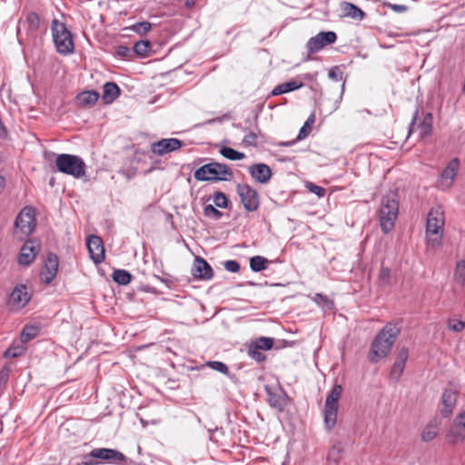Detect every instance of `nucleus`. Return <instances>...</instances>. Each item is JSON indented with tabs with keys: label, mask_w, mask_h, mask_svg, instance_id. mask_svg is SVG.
<instances>
[{
	"label": "nucleus",
	"mask_w": 465,
	"mask_h": 465,
	"mask_svg": "<svg viewBox=\"0 0 465 465\" xmlns=\"http://www.w3.org/2000/svg\"><path fill=\"white\" fill-rule=\"evenodd\" d=\"M343 391V388L340 384H336L331 390L326 397L324 404V426L327 430L334 428L337 422L339 400Z\"/></svg>",
	"instance_id": "obj_8"
},
{
	"label": "nucleus",
	"mask_w": 465,
	"mask_h": 465,
	"mask_svg": "<svg viewBox=\"0 0 465 465\" xmlns=\"http://www.w3.org/2000/svg\"><path fill=\"white\" fill-rule=\"evenodd\" d=\"M206 365L210 367L211 369L219 371L223 374H228L229 373V368L228 366L222 362L217 361H210L206 362Z\"/></svg>",
	"instance_id": "obj_45"
},
{
	"label": "nucleus",
	"mask_w": 465,
	"mask_h": 465,
	"mask_svg": "<svg viewBox=\"0 0 465 465\" xmlns=\"http://www.w3.org/2000/svg\"><path fill=\"white\" fill-rule=\"evenodd\" d=\"M31 296L27 292L25 285L20 284L15 287L8 298V306L10 309L18 311L24 308L30 301Z\"/></svg>",
	"instance_id": "obj_12"
},
{
	"label": "nucleus",
	"mask_w": 465,
	"mask_h": 465,
	"mask_svg": "<svg viewBox=\"0 0 465 465\" xmlns=\"http://www.w3.org/2000/svg\"><path fill=\"white\" fill-rule=\"evenodd\" d=\"M151 51V43L148 40H141L134 44V52L142 57L149 55Z\"/></svg>",
	"instance_id": "obj_33"
},
{
	"label": "nucleus",
	"mask_w": 465,
	"mask_h": 465,
	"mask_svg": "<svg viewBox=\"0 0 465 465\" xmlns=\"http://www.w3.org/2000/svg\"><path fill=\"white\" fill-rule=\"evenodd\" d=\"M236 192L243 208L247 212H255L260 207V198L257 191L247 183H238Z\"/></svg>",
	"instance_id": "obj_9"
},
{
	"label": "nucleus",
	"mask_w": 465,
	"mask_h": 465,
	"mask_svg": "<svg viewBox=\"0 0 465 465\" xmlns=\"http://www.w3.org/2000/svg\"><path fill=\"white\" fill-rule=\"evenodd\" d=\"M251 343L260 350L268 351L272 348L274 344V339L270 337H260Z\"/></svg>",
	"instance_id": "obj_36"
},
{
	"label": "nucleus",
	"mask_w": 465,
	"mask_h": 465,
	"mask_svg": "<svg viewBox=\"0 0 465 465\" xmlns=\"http://www.w3.org/2000/svg\"><path fill=\"white\" fill-rule=\"evenodd\" d=\"M260 351L261 350L259 348L250 343L248 347V355L257 362H262L265 361L266 357Z\"/></svg>",
	"instance_id": "obj_41"
},
{
	"label": "nucleus",
	"mask_w": 465,
	"mask_h": 465,
	"mask_svg": "<svg viewBox=\"0 0 465 465\" xmlns=\"http://www.w3.org/2000/svg\"><path fill=\"white\" fill-rule=\"evenodd\" d=\"M9 369L3 368L0 371V390L3 391L9 378Z\"/></svg>",
	"instance_id": "obj_51"
},
{
	"label": "nucleus",
	"mask_w": 465,
	"mask_h": 465,
	"mask_svg": "<svg viewBox=\"0 0 465 465\" xmlns=\"http://www.w3.org/2000/svg\"><path fill=\"white\" fill-rule=\"evenodd\" d=\"M438 435V427L435 424H428L422 430L421 439L424 441H430Z\"/></svg>",
	"instance_id": "obj_37"
},
{
	"label": "nucleus",
	"mask_w": 465,
	"mask_h": 465,
	"mask_svg": "<svg viewBox=\"0 0 465 465\" xmlns=\"http://www.w3.org/2000/svg\"><path fill=\"white\" fill-rule=\"evenodd\" d=\"M251 176L260 183H267L272 178V171L265 163H254L248 168Z\"/></svg>",
	"instance_id": "obj_19"
},
{
	"label": "nucleus",
	"mask_w": 465,
	"mask_h": 465,
	"mask_svg": "<svg viewBox=\"0 0 465 465\" xmlns=\"http://www.w3.org/2000/svg\"><path fill=\"white\" fill-rule=\"evenodd\" d=\"M58 256L53 252L47 254L40 276L44 283L49 284L56 276L58 271Z\"/></svg>",
	"instance_id": "obj_14"
},
{
	"label": "nucleus",
	"mask_w": 465,
	"mask_h": 465,
	"mask_svg": "<svg viewBox=\"0 0 465 465\" xmlns=\"http://www.w3.org/2000/svg\"><path fill=\"white\" fill-rule=\"evenodd\" d=\"M183 142L176 138H164L152 143V152L157 155H164L180 149Z\"/></svg>",
	"instance_id": "obj_17"
},
{
	"label": "nucleus",
	"mask_w": 465,
	"mask_h": 465,
	"mask_svg": "<svg viewBox=\"0 0 465 465\" xmlns=\"http://www.w3.org/2000/svg\"><path fill=\"white\" fill-rule=\"evenodd\" d=\"M25 23L27 24L28 30L31 32H35L40 24L39 16L36 13L31 12L27 15Z\"/></svg>",
	"instance_id": "obj_38"
},
{
	"label": "nucleus",
	"mask_w": 465,
	"mask_h": 465,
	"mask_svg": "<svg viewBox=\"0 0 465 465\" xmlns=\"http://www.w3.org/2000/svg\"><path fill=\"white\" fill-rule=\"evenodd\" d=\"M120 95V88L114 82H107L103 86V100L104 104H111Z\"/></svg>",
	"instance_id": "obj_24"
},
{
	"label": "nucleus",
	"mask_w": 465,
	"mask_h": 465,
	"mask_svg": "<svg viewBox=\"0 0 465 465\" xmlns=\"http://www.w3.org/2000/svg\"><path fill=\"white\" fill-rule=\"evenodd\" d=\"M5 187V179L4 176L0 175V193L3 192Z\"/></svg>",
	"instance_id": "obj_57"
},
{
	"label": "nucleus",
	"mask_w": 465,
	"mask_h": 465,
	"mask_svg": "<svg viewBox=\"0 0 465 465\" xmlns=\"http://www.w3.org/2000/svg\"><path fill=\"white\" fill-rule=\"evenodd\" d=\"M91 455L96 459L106 460L114 464H122L126 460V457L117 450L98 448L91 451Z\"/></svg>",
	"instance_id": "obj_16"
},
{
	"label": "nucleus",
	"mask_w": 465,
	"mask_h": 465,
	"mask_svg": "<svg viewBox=\"0 0 465 465\" xmlns=\"http://www.w3.org/2000/svg\"><path fill=\"white\" fill-rule=\"evenodd\" d=\"M204 216L218 221L222 218L223 213L215 208L213 204H207L203 208Z\"/></svg>",
	"instance_id": "obj_40"
},
{
	"label": "nucleus",
	"mask_w": 465,
	"mask_h": 465,
	"mask_svg": "<svg viewBox=\"0 0 465 465\" xmlns=\"http://www.w3.org/2000/svg\"><path fill=\"white\" fill-rule=\"evenodd\" d=\"M112 278L116 283L120 285H126L131 282L132 275L125 270L118 269L114 271Z\"/></svg>",
	"instance_id": "obj_32"
},
{
	"label": "nucleus",
	"mask_w": 465,
	"mask_h": 465,
	"mask_svg": "<svg viewBox=\"0 0 465 465\" xmlns=\"http://www.w3.org/2000/svg\"><path fill=\"white\" fill-rule=\"evenodd\" d=\"M224 268L230 272H237L240 271V263L235 260H229L224 262Z\"/></svg>",
	"instance_id": "obj_50"
},
{
	"label": "nucleus",
	"mask_w": 465,
	"mask_h": 465,
	"mask_svg": "<svg viewBox=\"0 0 465 465\" xmlns=\"http://www.w3.org/2000/svg\"><path fill=\"white\" fill-rule=\"evenodd\" d=\"M433 115L431 113H427L421 123L419 124L421 136H428L432 131Z\"/></svg>",
	"instance_id": "obj_29"
},
{
	"label": "nucleus",
	"mask_w": 465,
	"mask_h": 465,
	"mask_svg": "<svg viewBox=\"0 0 465 465\" xmlns=\"http://www.w3.org/2000/svg\"><path fill=\"white\" fill-rule=\"evenodd\" d=\"M121 174L125 176L127 179H132L136 174V169L135 168H127V169H122L119 172Z\"/></svg>",
	"instance_id": "obj_55"
},
{
	"label": "nucleus",
	"mask_w": 465,
	"mask_h": 465,
	"mask_svg": "<svg viewBox=\"0 0 465 465\" xmlns=\"http://www.w3.org/2000/svg\"><path fill=\"white\" fill-rule=\"evenodd\" d=\"M192 274L197 279L210 280L213 276V271L203 258L197 256L194 260Z\"/></svg>",
	"instance_id": "obj_18"
},
{
	"label": "nucleus",
	"mask_w": 465,
	"mask_h": 465,
	"mask_svg": "<svg viewBox=\"0 0 465 465\" xmlns=\"http://www.w3.org/2000/svg\"><path fill=\"white\" fill-rule=\"evenodd\" d=\"M306 188L311 192L318 195L319 197H323L325 195L326 190L319 185H316L312 183H308L306 184Z\"/></svg>",
	"instance_id": "obj_49"
},
{
	"label": "nucleus",
	"mask_w": 465,
	"mask_h": 465,
	"mask_svg": "<svg viewBox=\"0 0 465 465\" xmlns=\"http://www.w3.org/2000/svg\"><path fill=\"white\" fill-rule=\"evenodd\" d=\"M41 250V244L36 240L26 241L20 249L18 263L23 266L32 264Z\"/></svg>",
	"instance_id": "obj_11"
},
{
	"label": "nucleus",
	"mask_w": 465,
	"mask_h": 465,
	"mask_svg": "<svg viewBox=\"0 0 465 465\" xmlns=\"http://www.w3.org/2000/svg\"><path fill=\"white\" fill-rule=\"evenodd\" d=\"M316 297H317V300H320V299H323V298H324V297H323L322 294H320V293L316 294Z\"/></svg>",
	"instance_id": "obj_60"
},
{
	"label": "nucleus",
	"mask_w": 465,
	"mask_h": 465,
	"mask_svg": "<svg viewBox=\"0 0 465 465\" xmlns=\"http://www.w3.org/2000/svg\"><path fill=\"white\" fill-rule=\"evenodd\" d=\"M453 282L461 289L465 287V260H460L456 262Z\"/></svg>",
	"instance_id": "obj_28"
},
{
	"label": "nucleus",
	"mask_w": 465,
	"mask_h": 465,
	"mask_svg": "<svg viewBox=\"0 0 465 465\" xmlns=\"http://www.w3.org/2000/svg\"><path fill=\"white\" fill-rule=\"evenodd\" d=\"M39 333V328L35 325H25L20 334L22 342H28L29 341L35 338Z\"/></svg>",
	"instance_id": "obj_31"
},
{
	"label": "nucleus",
	"mask_w": 465,
	"mask_h": 465,
	"mask_svg": "<svg viewBox=\"0 0 465 465\" xmlns=\"http://www.w3.org/2000/svg\"><path fill=\"white\" fill-rule=\"evenodd\" d=\"M266 392L270 406L280 412L283 411L287 404L286 393L282 390L273 391L268 388H266Z\"/></svg>",
	"instance_id": "obj_20"
},
{
	"label": "nucleus",
	"mask_w": 465,
	"mask_h": 465,
	"mask_svg": "<svg viewBox=\"0 0 465 465\" xmlns=\"http://www.w3.org/2000/svg\"><path fill=\"white\" fill-rule=\"evenodd\" d=\"M457 391L452 389H446L441 397V401L443 404V408L441 410V414L444 417H448L452 413L453 408L456 403Z\"/></svg>",
	"instance_id": "obj_22"
},
{
	"label": "nucleus",
	"mask_w": 465,
	"mask_h": 465,
	"mask_svg": "<svg viewBox=\"0 0 465 465\" xmlns=\"http://www.w3.org/2000/svg\"><path fill=\"white\" fill-rule=\"evenodd\" d=\"M389 7L397 13H402L407 10V6L403 5L389 4Z\"/></svg>",
	"instance_id": "obj_56"
},
{
	"label": "nucleus",
	"mask_w": 465,
	"mask_h": 465,
	"mask_svg": "<svg viewBox=\"0 0 465 465\" xmlns=\"http://www.w3.org/2000/svg\"><path fill=\"white\" fill-rule=\"evenodd\" d=\"M193 0H186V5H189Z\"/></svg>",
	"instance_id": "obj_62"
},
{
	"label": "nucleus",
	"mask_w": 465,
	"mask_h": 465,
	"mask_svg": "<svg viewBox=\"0 0 465 465\" xmlns=\"http://www.w3.org/2000/svg\"><path fill=\"white\" fill-rule=\"evenodd\" d=\"M447 438L452 444L465 440V410L455 418L447 434Z\"/></svg>",
	"instance_id": "obj_13"
},
{
	"label": "nucleus",
	"mask_w": 465,
	"mask_h": 465,
	"mask_svg": "<svg viewBox=\"0 0 465 465\" xmlns=\"http://www.w3.org/2000/svg\"><path fill=\"white\" fill-rule=\"evenodd\" d=\"M399 203L394 194L386 195L381 203L379 219L380 226L384 233H389L395 225L398 217Z\"/></svg>",
	"instance_id": "obj_5"
},
{
	"label": "nucleus",
	"mask_w": 465,
	"mask_h": 465,
	"mask_svg": "<svg viewBox=\"0 0 465 465\" xmlns=\"http://www.w3.org/2000/svg\"><path fill=\"white\" fill-rule=\"evenodd\" d=\"M444 226V215L439 208H432L427 217L426 239L430 248H437L441 244Z\"/></svg>",
	"instance_id": "obj_2"
},
{
	"label": "nucleus",
	"mask_w": 465,
	"mask_h": 465,
	"mask_svg": "<svg viewBox=\"0 0 465 465\" xmlns=\"http://www.w3.org/2000/svg\"><path fill=\"white\" fill-rule=\"evenodd\" d=\"M342 451H343L342 444L341 442L334 443L331 446V450H329L328 460L334 463H338L341 458Z\"/></svg>",
	"instance_id": "obj_34"
},
{
	"label": "nucleus",
	"mask_w": 465,
	"mask_h": 465,
	"mask_svg": "<svg viewBox=\"0 0 465 465\" xmlns=\"http://www.w3.org/2000/svg\"><path fill=\"white\" fill-rule=\"evenodd\" d=\"M315 121V115L311 114L306 122L304 123L303 126L300 129L299 134L295 140L289 141V142H282L279 143L281 146H291L295 143L297 140L304 139L306 136L309 135L311 132V125L313 124Z\"/></svg>",
	"instance_id": "obj_25"
},
{
	"label": "nucleus",
	"mask_w": 465,
	"mask_h": 465,
	"mask_svg": "<svg viewBox=\"0 0 465 465\" xmlns=\"http://www.w3.org/2000/svg\"><path fill=\"white\" fill-rule=\"evenodd\" d=\"M51 29L57 52L64 55L72 54L74 45L71 32L67 29L66 25L57 19H54Z\"/></svg>",
	"instance_id": "obj_6"
},
{
	"label": "nucleus",
	"mask_w": 465,
	"mask_h": 465,
	"mask_svg": "<svg viewBox=\"0 0 465 465\" xmlns=\"http://www.w3.org/2000/svg\"><path fill=\"white\" fill-rule=\"evenodd\" d=\"M36 226L35 209L32 206L24 207L15 221V234L20 241L31 235Z\"/></svg>",
	"instance_id": "obj_7"
},
{
	"label": "nucleus",
	"mask_w": 465,
	"mask_h": 465,
	"mask_svg": "<svg viewBox=\"0 0 465 465\" xmlns=\"http://www.w3.org/2000/svg\"><path fill=\"white\" fill-rule=\"evenodd\" d=\"M405 365L395 361L391 370V377L394 380H398L403 372Z\"/></svg>",
	"instance_id": "obj_47"
},
{
	"label": "nucleus",
	"mask_w": 465,
	"mask_h": 465,
	"mask_svg": "<svg viewBox=\"0 0 465 465\" xmlns=\"http://www.w3.org/2000/svg\"><path fill=\"white\" fill-rule=\"evenodd\" d=\"M193 175L197 181H231L233 172L227 164L212 162L198 168Z\"/></svg>",
	"instance_id": "obj_3"
},
{
	"label": "nucleus",
	"mask_w": 465,
	"mask_h": 465,
	"mask_svg": "<svg viewBox=\"0 0 465 465\" xmlns=\"http://www.w3.org/2000/svg\"><path fill=\"white\" fill-rule=\"evenodd\" d=\"M336 40V33L332 31L320 32L315 36L311 37L308 40L306 44V48L309 54H315L321 51L325 46L335 43Z\"/></svg>",
	"instance_id": "obj_10"
},
{
	"label": "nucleus",
	"mask_w": 465,
	"mask_h": 465,
	"mask_svg": "<svg viewBox=\"0 0 465 465\" xmlns=\"http://www.w3.org/2000/svg\"><path fill=\"white\" fill-rule=\"evenodd\" d=\"M268 263L269 261L263 256L256 255L250 259V268L255 272L265 270Z\"/></svg>",
	"instance_id": "obj_30"
},
{
	"label": "nucleus",
	"mask_w": 465,
	"mask_h": 465,
	"mask_svg": "<svg viewBox=\"0 0 465 465\" xmlns=\"http://www.w3.org/2000/svg\"><path fill=\"white\" fill-rule=\"evenodd\" d=\"M448 328L452 331H461L465 328V321L450 319L448 321Z\"/></svg>",
	"instance_id": "obj_46"
},
{
	"label": "nucleus",
	"mask_w": 465,
	"mask_h": 465,
	"mask_svg": "<svg viewBox=\"0 0 465 465\" xmlns=\"http://www.w3.org/2000/svg\"><path fill=\"white\" fill-rule=\"evenodd\" d=\"M57 170L64 174L74 178H84L86 176V164L78 155L61 153L55 159Z\"/></svg>",
	"instance_id": "obj_4"
},
{
	"label": "nucleus",
	"mask_w": 465,
	"mask_h": 465,
	"mask_svg": "<svg viewBox=\"0 0 465 465\" xmlns=\"http://www.w3.org/2000/svg\"><path fill=\"white\" fill-rule=\"evenodd\" d=\"M213 203L215 204L216 207H219V208H226L228 206V199L225 195L224 193L223 192H215L213 193Z\"/></svg>",
	"instance_id": "obj_44"
},
{
	"label": "nucleus",
	"mask_w": 465,
	"mask_h": 465,
	"mask_svg": "<svg viewBox=\"0 0 465 465\" xmlns=\"http://www.w3.org/2000/svg\"><path fill=\"white\" fill-rule=\"evenodd\" d=\"M220 153L229 159V160H232V161H236V160H241V159H243L245 157L244 153H240L231 147H223L221 150H220Z\"/></svg>",
	"instance_id": "obj_35"
},
{
	"label": "nucleus",
	"mask_w": 465,
	"mask_h": 465,
	"mask_svg": "<svg viewBox=\"0 0 465 465\" xmlns=\"http://www.w3.org/2000/svg\"><path fill=\"white\" fill-rule=\"evenodd\" d=\"M401 330L400 322H390L377 333L368 355L371 363L379 362L389 354Z\"/></svg>",
	"instance_id": "obj_1"
},
{
	"label": "nucleus",
	"mask_w": 465,
	"mask_h": 465,
	"mask_svg": "<svg viewBox=\"0 0 465 465\" xmlns=\"http://www.w3.org/2000/svg\"><path fill=\"white\" fill-rule=\"evenodd\" d=\"M131 54L129 47L125 45H120L116 49V54L121 58H127Z\"/></svg>",
	"instance_id": "obj_53"
},
{
	"label": "nucleus",
	"mask_w": 465,
	"mask_h": 465,
	"mask_svg": "<svg viewBox=\"0 0 465 465\" xmlns=\"http://www.w3.org/2000/svg\"><path fill=\"white\" fill-rule=\"evenodd\" d=\"M460 163L458 159H452L443 169L440 175V184L442 188H450L457 174Z\"/></svg>",
	"instance_id": "obj_21"
},
{
	"label": "nucleus",
	"mask_w": 465,
	"mask_h": 465,
	"mask_svg": "<svg viewBox=\"0 0 465 465\" xmlns=\"http://www.w3.org/2000/svg\"><path fill=\"white\" fill-rule=\"evenodd\" d=\"M83 459H84V460L82 461V463L78 464V465H97L98 464V461L95 460L96 458L92 456L91 452L84 455L83 457Z\"/></svg>",
	"instance_id": "obj_54"
},
{
	"label": "nucleus",
	"mask_w": 465,
	"mask_h": 465,
	"mask_svg": "<svg viewBox=\"0 0 465 465\" xmlns=\"http://www.w3.org/2000/svg\"><path fill=\"white\" fill-rule=\"evenodd\" d=\"M316 297H317V300H320V299H323V298H324V297H323L322 294H320V293L316 294Z\"/></svg>",
	"instance_id": "obj_61"
},
{
	"label": "nucleus",
	"mask_w": 465,
	"mask_h": 465,
	"mask_svg": "<svg viewBox=\"0 0 465 465\" xmlns=\"http://www.w3.org/2000/svg\"><path fill=\"white\" fill-rule=\"evenodd\" d=\"M99 93L96 91H84L76 96L78 104L82 106H93L98 101Z\"/></svg>",
	"instance_id": "obj_27"
},
{
	"label": "nucleus",
	"mask_w": 465,
	"mask_h": 465,
	"mask_svg": "<svg viewBox=\"0 0 465 465\" xmlns=\"http://www.w3.org/2000/svg\"><path fill=\"white\" fill-rule=\"evenodd\" d=\"M379 283L381 286H389L391 284V270L389 267L381 265L379 272Z\"/></svg>",
	"instance_id": "obj_39"
},
{
	"label": "nucleus",
	"mask_w": 465,
	"mask_h": 465,
	"mask_svg": "<svg viewBox=\"0 0 465 465\" xmlns=\"http://www.w3.org/2000/svg\"><path fill=\"white\" fill-rule=\"evenodd\" d=\"M131 29L139 35H145L152 29V25L147 21L138 22L133 25Z\"/></svg>",
	"instance_id": "obj_43"
},
{
	"label": "nucleus",
	"mask_w": 465,
	"mask_h": 465,
	"mask_svg": "<svg viewBox=\"0 0 465 465\" xmlns=\"http://www.w3.org/2000/svg\"><path fill=\"white\" fill-rule=\"evenodd\" d=\"M342 16L350 17L354 20L361 21L365 17V13L354 4L343 1L341 3Z\"/></svg>",
	"instance_id": "obj_23"
},
{
	"label": "nucleus",
	"mask_w": 465,
	"mask_h": 465,
	"mask_svg": "<svg viewBox=\"0 0 465 465\" xmlns=\"http://www.w3.org/2000/svg\"><path fill=\"white\" fill-rule=\"evenodd\" d=\"M303 85L302 82L297 80H292L286 83L276 85L272 91V95L276 96L282 94H286L301 88Z\"/></svg>",
	"instance_id": "obj_26"
},
{
	"label": "nucleus",
	"mask_w": 465,
	"mask_h": 465,
	"mask_svg": "<svg viewBox=\"0 0 465 465\" xmlns=\"http://www.w3.org/2000/svg\"><path fill=\"white\" fill-rule=\"evenodd\" d=\"M25 349L22 345L9 347L4 353L5 358H16L25 353Z\"/></svg>",
	"instance_id": "obj_42"
},
{
	"label": "nucleus",
	"mask_w": 465,
	"mask_h": 465,
	"mask_svg": "<svg viewBox=\"0 0 465 465\" xmlns=\"http://www.w3.org/2000/svg\"><path fill=\"white\" fill-rule=\"evenodd\" d=\"M417 114H418V111H416L414 116H413V119L411 123V128L415 124V122H416V119H417Z\"/></svg>",
	"instance_id": "obj_59"
},
{
	"label": "nucleus",
	"mask_w": 465,
	"mask_h": 465,
	"mask_svg": "<svg viewBox=\"0 0 465 465\" xmlns=\"http://www.w3.org/2000/svg\"><path fill=\"white\" fill-rule=\"evenodd\" d=\"M86 246L90 258L96 264L101 263L104 260V248L101 237L91 235L88 237Z\"/></svg>",
	"instance_id": "obj_15"
},
{
	"label": "nucleus",
	"mask_w": 465,
	"mask_h": 465,
	"mask_svg": "<svg viewBox=\"0 0 465 465\" xmlns=\"http://www.w3.org/2000/svg\"><path fill=\"white\" fill-rule=\"evenodd\" d=\"M258 135L254 132H250L246 134L242 140V143L248 146H257L258 144Z\"/></svg>",
	"instance_id": "obj_48"
},
{
	"label": "nucleus",
	"mask_w": 465,
	"mask_h": 465,
	"mask_svg": "<svg viewBox=\"0 0 465 465\" xmlns=\"http://www.w3.org/2000/svg\"><path fill=\"white\" fill-rule=\"evenodd\" d=\"M409 356V351L407 348H401L397 355V359L395 361L401 362L405 365Z\"/></svg>",
	"instance_id": "obj_52"
},
{
	"label": "nucleus",
	"mask_w": 465,
	"mask_h": 465,
	"mask_svg": "<svg viewBox=\"0 0 465 465\" xmlns=\"http://www.w3.org/2000/svg\"><path fill=\"white\" fill-rule=\"evenodd\" d=\"M329 77H330V78H332V79H337L336 73H335L334 71L331 70V71L329 72Z\"/></svg>",
	"instance_id": "obj_58"
}]
</instances>
